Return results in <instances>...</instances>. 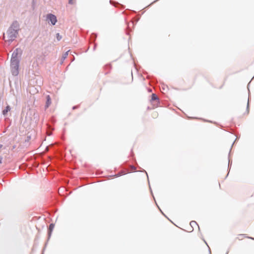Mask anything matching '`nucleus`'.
Listing matches in <instances>:
<instances>
[{
  "instance_id": "obj_1",
  "label": "nucleus",
  "mask_w": 254,
  "mask_h": 254,
  "mask_svg": "<svg viewBox=\"0 0 254 254\" xmlns=\"http://www.w3.org/2000/svg\"><path fill=\"white\" fill-rule=\"evenodd\" d=\"M19 30V23L17 21H13L8 29L6 36H4L5 41L9 43L13 41L17 38Z\"/></svg>"
},
{
  "instance_id": "obj_2",
  "label": "nucleus",
  "mask_w": 254,
  "mask_h": 254,
  "mask_svg": "<svg viewBox=\"0 0 254 254\" xmlns=\"http://www.w3.org/2000/svg\"><path fill=\"white\" fill-rule=\"evenodd\" d=\"M19 61H10V69L13 76H17L19 73Z\"/></svg>"
},
{
  "instance_id": "obj_3",
  "label": "nucleus",
  "mask_w": 254,
  "mask_h": 254,
  "mask_svg": "<svg viewBox=\"0 0 254 254\" xmlns=\"http://www.w3.org/2000/svg\"><path fill=\"white\" fill-rule=\"evenodd\" d=\"M22 51L19 48H16L13 52L11 60L19 61V58L21 55Z\"/></svg>"
},
{
  "instance_id": "obj_4",
  "label": "nucleus",
  "mask_w": 254,
  "mask_h": 254,
  "mask_svg": "<svg viewBox=\"0 0 254 254\" xmlns=\"http://www.w3.org/2000/svg\"><path fill=\"white\" fill-rule=\"evenodd\" d=\"M46 20L48 23L50 22L53 25H55L57 22V17L52 13H49L47 15Z\"/></svg>"
},
{
  "instance_id": "obj_5",
  "label": "nucleus",
  "mask_w": 254,
  "mask_h": 254,
  "mask_svg": "<svg viewBox=\"0 0 254 254\" xmlns=\"http://www.w3.org/2000/svg\"><path fill=\"white\" fill-rule=\"evenodd\" d=\"M46 99L47 101L45 105L46 109L48 108L51 104V100L50 95H47L46 96Z\"/></svg>"
},
{
  "instance_id": "obj_6",
  "label": "nucleus",
  "mask_w": 254,
  "mask_h": 254,
  "mask_svg": "<svg viewBox=\"0 0 254 254\" xmlns=\"http://www.w3.org/2000/svg\"><path fill=\"white\" fill-rule=\"evenodd\" d=\"M10 107L9 106H7L5 108V109H4L3 111H2V114L4 116H6L7 113L10 111Z\"/></svg>"
},
{
  "instance_id": "obj_7",
  "label": "nucleus",
  "mask_w": 254,
  "mask_h": 254,
  "mask_svg": "<svg viewBox=\"0 0 254 254\" xmlns=\"http://www.w3.org/2000/svg\"><path fill=\"white\" fill-rule=\"evenodd\" d=\"M152 100H159L158 97L155 94H152L151 96Z\"/></svg>"
},
{
  "instance_id": "obj_8",
  "label": "nucleus",
  "mask_w": 254,
  "mask_h": 254,
  "mask_svg": "<svg viewBox=\"0 0 254 254\" xmlns=\"http://www.w3.org/2000/svg\"><path fill=\"white\" fill-rule=\"evenodd\" d=\"M69 52V51H68L67 52H66L63 55V57H62V60L63 61H64L67 57V56H68V52Z\"/></svg>"
},
{
  "instance_id": "obj_9",
  "label": "nucleus",
  "mask_w": 254,
  "mask_h": 254,
  "mask_svg": "<svg viewBox=\"0 0 254 254\" xmlns=\"http://www.w3.org/2000/svg\"><path fill=\"white\" fill-rule=\"evenodd\" d=\"M111 68V65L110 64H106L105 66V69H108L109 70H110Z\"/></svg>"
},
{
  "instance_id": "obj_10",
  "label": "nucleus",
  "mask_w": 254,
  "mask_h": 254,
  "mask_svg": "<svg viewBox=\"0 0 254 254\" xmlns=\"http://www.w3.org/2000/svg\"><path fill=\"white\" fill-rule=\"evenodd\" d=\"M56 37H57V40H58V41L61 40L62 39V36H61V35H60L59 33H57V34H56Z\"/></svg>"
},
{
  "instance_id": "obj_11",
  "label": "nucleus",
  "mask_w": 254,
  "mask_h": 254,
  "mask_svg": "<svg viewBox=\"0 0 254 254\" xmlns=\"http://www.w3.org/2000/svg\"><path fill=\"white\" fill-rule=\"evenodd\" d=\"M162 89L163 90V91H165L167 90V86H166L164 84H163L162 85Z\"/></svg>"
},
{
  "instance_id": "obj_12",
  "label": "nucleus",
  "mask_w": 254,
  "mask_h": 254,
  "mask_svg": "<svg viewBox=\"0 0 254 254\" xmlns=\"http://www.w3.org/2000/svg\"><path fill=\"white\" fill-rule=\"evenodd\" d=\"M54 228V225L51 224L49 226V229L51 230Z\"/></svg>"
},
{
  "instance_id": "obj_13",
  "label": "nucleus",
  "mask_w": 254,
  "mask_h": 254,
  "mask_svg": "<svg viewBox=\"0 0 254 254\" xmlns=\"http://www.w3.org/2000/svg\"><path fill=\"white\" fill-rule=\"evenodd\" d=\"M68 3L70 4H72L74 3L73 0H69Z\"/></svg>"
},
{
  "instance_id": "obj_14",
  "label": "nucleus",
  "mask_w": 254,
  "mask_h": 254,
  "mask_svg": "<svg viewBox=\"0 0 254 254\" xmlns=\"http://www.w3.org/2000/svg\"><path fill=\"white\" fill-rule=\"evenodd\" d=\"M249 99L248 100V104H247V111H248V113L249 112Z\"/></svg>"
},
{
  "instance_id": "obj_15",
  "label": "nucleus",
  "mask_w": 254,
  "mask_h": 254,
  "mask_svg": "<svg viewBox=\"0 0 254 254\" xmlns=\"http://www.w3.org/2000/svg\"><path fill=\"white\" fill-rule=\"evenodd\" d=\"M196 222L195 221H191L190 223V224L192 226V225H194V224H195Z\"/></svg>"
},
{
  "instance_id": "obj_16",
  "label": "nucleus",
  "mask_w": 254,
  "mask_h": 254,
  "mask_svg": "<svg viewBox=\"0 0 254 254\" xmlns=\"http://www.w3.org/2000/svg\"><path fill=\"white\" fill-rule=\"evenodd\" d=\"M75 108H76V106H74L73 107V109H75Z\"/></svg>"
},
{
  "instance_id": "obj_17",
  "label": "nucleus",
  "mask_w": 254,
  "mask_h": 254,
  "mask_svg": "<svg viewBox=\"0 0 254 254\" xmlns=\"http://www.w3.org/2000/svg\"><path fill=\"white\" fill-rule=\"evenodd\" d=\"M2 145L1 144H0V149L2 147Z\"/></svg>"
},
{
  "instance_id": "obj_18",
  "label": "nucleus",
  "mask_w": 254,
  "mask_h": 254,
  "mask_svg": "<svg viewBox=\"0 0 254 254\" xmlns=\"http://www.w3.org/2000/svg\"><path fill=\"white\" fill-rule=\"evenodd\" d=\"M1 163V158L0 159V164Z\"/></svg>"
}]
</instances>
